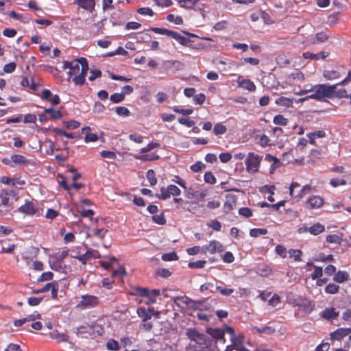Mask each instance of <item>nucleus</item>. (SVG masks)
Segmentation results:
<instances>
[{
    "instance_id": "obj_57",
    "label": "nucleus",
    "mask_w": 351,
    "mask_h": 351,
    "mask_svg": "<svg viewBox=\"0 0 351 351\" xmlns=\"http://www.w3.org/2000/svg\"><path fill=\"white\" fill-rule=\"evenodd\" d=\"M204 180L206 183H208V184H215V183H216V181H217L214 175L210 171L205 173Z\"/></svg>"
},
{
    "instance_id": "obj_32",
    "label": "nucleus",
    "mask_w": 351,
    "mask_h": 351,
    "mask_svg": "<svg viewBox=\"0 0 351 351\" xmlns=\"http://www.w3.org/2000/svg\"><path fill=\"white\" fill-rule=\"evenodd\" d=\"M180 7L191 9L197 3L199 0H177Z\"/></svg>"
},
{
    "instance_id": "obj_16",
    "label": "nucleus",
    "mask_w": 351,
    "mask_h": 351,
    "mask_svg": "<svg viewBox=\"0 0 351 351\" xmlns=\"http://www.w3.org/2000/svg\"><path fill=\"white\" fill-rule=\"evenodd\" d=\"M351 332L350 328H338L335 331L331 333L330 336L332 339L340 340L343 337H346Z\"/></svg>"
},
{
    "instance_id": "obj_54",
    "label": "nucleus",
    "mask_w": 351,
    "mask_h": 351,
    "mask_svg": "<svg viewBox=\"0 0 351 351\" xmlns=\"http://www.w3.org/2000/svg\"><path fill=\"white\" fill-rule=\"evenodd\" d=\"M125 99L123 93H114L110 95V99L113 103H119Z\"/></svg>"
},
{
    "instance_id": "obj_17",
    "label": "nucleus",
    "mask_w": 351,
    "mask_h": 351,
    "mask_svg": "<svg viewBox=\"0 0 351 351\" xmlns=\"http://www.w3.org/2000/svg\"><path fill=\"white\" fill-rule=\"evenodd\" d=\"M207 195L206 191H193L191 189H189L185 191V196L188 199H193L195 198L197 199H203Z\"/></svg>"
},
{
    "instance_id": "obj_23",
    "label": "nucleus",
    "mask_w": 351,
    "mask_h": 351,
    "mask_svg": "<svg viewBox=\"0 0 351 351\" xmlns=\"http://www.w3.org/2000/svg\"><path fill=\"white\" fill-rule=\"evenodd\" d=\"M195 342L200 345L202 348H208L212 345V340L209 338H207L203 334H200L198 337V339H197Z\"/></svg>"
},
{
    "instance_id": "obj_58",
    "label": "nucleus",
    "mask_w": 351,
    "mask_h": 351,
    "mask_svg": "<svg viewBox=\"0 0 351 351\" xmlns=\"http://www.w3.org/2000/svg\"><path fill=\"white\" fill-rule=\"evenodd\" d=\"M100 154L101 157L111 160H114L117 157L116 154L111 151L104 150Z\"/></svg>"
},
{
    "instance_id": "obj_15",
    "label": "nucleus",
    "mask_w": 351,
    "mask_h": 351,
    "mask_svg": "<svg viewBox=\"0 0 351 351\" xmlns=\"http://www.w3.org/2000/svg\"><path fill=\"white\" fill-rule=\"evenodd\" d=\"M74 3L88 12H92L95 5V0H74Z\"/></svg>"
},
{
    "instance_id": "obj_8",
    "label": "nucleus",
    "mask_w": 351,
    "mask_h": 351,
    "mask_svg": "<svg viewBox=\"0 0 351 351\" xmlns=\"http://www.w3.org/2000/svg\"><path fill=\"white\" fill-rule=\"evenodd\" d=\"M162 66L165 69L174 73L184 68V64L180 60H166L163 62Z\"/></svg>"
},
{
    "instance_id": "obj_44",
    "label": "nucleus",
    "mask_w": 351,
    "mask_h": 351,
    "mask_svg": "<svg viewBox=\"0 0 351 351\" xmlns=\"http://www.w3.org/2000/svg\"><path fill=\"white\" fill-rule=\"evenodd\" d=\"M258 143L262 147H265L267 145H271L270 139L265 134H262L258 138Z\"/></svg>"
},
{
    "instance_id": "obj_55",
    "label": "nucleus",
    "mask_w": 351,
    "mask_h": 351,
    "mask_svg": "<svg viewBox=\"0 0 351 351\" xmlns=\"http://www.w3.org/2000/svg\"><path fill=\"white\" fill-rule=\"evenodd\" d=\"M186 334L191 341H195L201 333L194 329H188Z\"/></svg>"
},
{
    "instance_id": "obj_6",
    "label": "nucleus",
    "mask_w": 351,
    "mask_h": 351,
    "mask_svg": "<svg viewBox=\"0 0 351 351\" xmlns=\"http://www.w3.org/2000/svg\"><path fill=\"white\" fill-rule=\"evenodd\" d=\"M19 210L29 216H33L34 215L39 216L41 214L40 209L38 208L36 203L33 202L26 201L23 205L19 208Z\"/></svg>"
},
{
    "instance_id": "obj_25",
    "label": "nucleus",
    "mask_w": 351,
    "mask_h": 351,
    "mask_svg": "<svg viewBox=\"0 0 351 351\" xmlns=\"http://www.w3.org/2000/svg\"><path fill=\"white\" fill-rule=\"evenodd\" d=\"M275 103L280 106L291 107L293 105V99L285 97H280L276 99Z\"/></svg>"
},
{
    "instance_id": "obj_39",
    "label": "nucleus",
    "mask_w": 351,
    "mask_h": 351,
    "mask_svg": "<svg viewBox=\"0 0 351 351\" xmlns=\"http://www.w3.org/2000/svg\"><path fill=\"white\" fill-rule=\"evenodd\" d=\"M267 233V230L265 228H253L250 230V234L252 237H257L261 235H265Z\"/></svg>"
},
{
    "instance_id": "obj_64",
    "label": "nucleus",
    "mask_w": 351,
    "mask_h": 351,
    "mask_svg": "<svg viewBox=\"0 0 351 351\" xmlns=\"http://www.w3.org/2000/svg\"><path fill=\"white\" fill-rule=\"evenodd\" d=\"M4 351H21V350L19 344L11 343L7 346Z\"/></svg>"
},
{
    "instance_id": "obj_27",
    "label": "nucleus",
    "mask_w": 351,
    "mask_h": 351,
    "mask_svg": "<svg viewBox=\"0 0 351 351\" xmlns=\"http://www.w3.org/2000/svg\"><path fill=\"white\" fill-rule=\"evenodd\" d=\"M309 232L313 235H317L325 230L324 226L319 223H315L313 226L309 227Z\"/></svg>"
},
{
    "instance_id": "obj_53",
    "label": "nucleus",
    "mask_w": 351,
    "mask_h": 351,
    "mask_svg": "<svg viewBox=\"0 0 351 351\" xmlns=\"http://www.w3.org/2000/svg\"><path fill=\"white\" fill-rule=\"evenodd\" d=\"M159 146H160V144L158 143L152 142V143H149L147 146L143 147L141 149V152L146 153V152H150L151 150H152L156 147H158Z\"/></svg>"
},
{
    "instance_id": "obj_46",
    "label": "nucleus",
    "mask_w": 351,
    "mask_h": 351,
    "mask_svg": "<svg viewBox=\"0 0 351 351\" xmlns=\"http://www.w3.org/2000/svg\"><path fill=\"white\" fill-rule=\"evenodd\" d=\"M71 71L75 75L78 74L81 71V61L80 58L76 59L75 61H73V64L71 66Z\"/></svg>"
},
{
    "instance_id": "obj_18",
    "label": "nucleus",
    "mask_w": 351,
    "mask_h": 351,
    "mask_svg": "<svg viewBox=\"0 0 351 351\" xmlns=\"http://www.w3.org/2000/svg\"><path fill=\"white\" fill-rule=\"evenodd\" d=\"M3 162L12 167L13 165L10 164V162H12L15 165H23L27 162V159L22 155L14 154L10 157V161L8 159H3Z\"/></svg>"
},
{
    "instance_id": "obj_42",
    "label": "nucleus",
    "mask_w": 351,
    "mask_h": 351,
    "mask_svg": "<svg viewBox=\"0 0 351 351\" xmlns=\"http://www.w3.org/2000/svg\"><path fill=\"white\" fill-rule=\"evenodd\" d=\"M339 289V285L334 283H330L326 287L325 291L329 294H335L338 292Z\"/></svg>"
},
{
    "instance_id": "obj_24",
    "label": "nucleus",
    "mask_w": 351,
    "mask_h": 351,
    "mask_svg": "<svg viewBox=\"0 0 351 351\" xmlns=\"http://www.w3.org/2000/svg\"><path fill=\"white\" fill-rule=\"evenodd\" d=\"M328 56V53H326L325 52H319L317 53H313L311 52H304L303 53V57L305 59H311V60H319V59H324Z\"/></svg>"
},
{
    "instance_id": "obj_40",
    "label": "nucleus",
    "mask_w": 351,
    "mask_h": 351,
    "mask_svg": "<svg viewBox=\"0 0 351 351\" xmlns=\"http://www.w3.org/2000/svg\"><path fill=\"white\" fill-rule=\"evenodd\" d=\"M146 178L152 186L156 184L157 179L155 176V173H154V170H152V169L148 170L146 173Z\"/></svg>"
},
{
    "instance_id": "obj_28",
    "label": "nucleus",
    "mask_w": 351,
    "mask_h": 351,
    "mask_svg": "<svg viewBox=\"0 0 351 351\" xmlns=\"http://www.w3.org/2000/svg\"><path fill=\"white\" fill-rule=\"evenodd\" d=\"M134 158L143 161H152L158 160L159 156L152 153L149 154L135 155Z\"/></svg>"
},
{
    "instance_id": "obj_37",
    "label": "nucleus",
    "mask_w": 351,
    "mask_h": 351,
    "mask_svg": "<svg viewBox=\"0 0 351 351\" xmlns=\"http://www.w3.org/2000/svg\"><path fill=\"white\" fill-rule=\"evenodd\" d=\"M289 254L290 257L293 258L295 261H300L302 252L300 250L291 249L289 251Z\"/></svg>"
},
{
    "instance_id": "obj_19",
    "label": "nucleus",
    "mask_w": 351,
    "mask_h": 351,
    "mask_svg": "<svg viewBox=\"0 0 351 351\" xmlns=\"http://www.w3.org/2000/svg\"><path fill=\"white\" fill-rule=\"evenodd\" d=\"M339 315V312L335 308H326L322 312V317L327 320L335 319Z\"/></svg>"
},
{
    "instance_id": "obj_7",
    "label": "nucleus",
    "mask_w": 351,
    "mask_h": 351,
    "mask_svg": "<svg viewBox=\"0 0 351 351\" xmlns=\"http://www.w3.org/2000/svg\"><path fill=\"white\" fill-rule=\"evenodd\" d=\"M202 252L209 253L213 254L216 252H223L224 250L223 245L218 241L212 240L208 244L203 245L202 247Z\"/></svg>"
},
{
    "instance_id": "obj_12",
    "label": "nucleus",
    "mask_w": 351,
    "mask_h": 351,
    "mask_svg": "<svg viewBox=\"0 0 351 351\" xmlns=\"http://www.w3.org/2000/svg\"><path fill=\"white\" fill-rule=\"evenodd\" d=\"M243 335L230 337L231 342L236 351H247L243 345Z\"/></svg>"
},
{
    "instance_id": "obj_5",
    "label": "nucleus",
    "mask_w": 351,
    "mask_h": 351,
    "mask_svg": "<svg viewBox=\"0 0 351 351\" xmlns=\"http://www.w3.org/2000/svg\"><path fill=\"white\" fill-rule=\"evenodd\" d=\"M81 71L77 74L73 78V82L75 85H83L85 82V77L89 69L88 61L85 58H80Z\"/></svg>"
},
{
    "instance_id": "obj_31",
    "label": "nucleus",
    "mask_w": 351,
    "mask_h": 351,
    "mask_svg": "<svg viewBox=\"0 0 351 351\" xmlns=\"http://www.w3.org/2000/svg\"><path fill=\"white\" fill-rule=\"evenodd\" d=\"M45 113L49 114L52 119H60L62 117V114L60 110H54L53 108H46L44 110Z\"/></svg>"
},
{
    "instance_id": "obj_49",
    "label": "nucleus",
    "mask_w": 351,
    "mask_h": 351,
    "mask_svg": "<svg viewBox=\"0 0 351 351\" xmlns=\"http://www.w3.org/2000/svg\"><path fill=\"white\" fill-rule=\"evenodd\" d=\"M106 347L108 350L112 351H117L119 349V343L114 339H110L107 341Z\"/></svg>"
},
{
    "instance_id": "obj_36",
    "label": "nucleus",
    "mask_w": 351,
    "mask_h": 351,
    "mask_svg": "<svg viewBox=\"0 0 351 351\" xmlns=\"http://www.w3.org/2000/svg\"><path fill=\"white\" fill-rule=\"evenodd\" d=\"M160 193L158 194H156V196L158 198V199H167L168 198H169L171 196H170V194H169V189L168 187L165 188V187H162L160 188Z\"/></svg>"
},
{
    "instance_id": "obj_9",
    "label": "nucleus",
    "mask_w": 351,
    "mask_h": 351,
    "mask_svg": "<svg viewBox=\"0 0 351 351\" xmlns=\"http://www.w3.org/2000/svg\"><path fill=\"white\" fill-rule=\"evenodd\" d=\"M15 199V193L12 190H3L0 192V206H8Z\"/></svg>"
},
{
    "instance_id": "obj_4",
    "label": "nucleus",
    "mask_w": 351,
    "mask_h": 351,
    "mask_svg": "<svg viewBox=\"0 0 351 351\" xmlns=\"http://www.w3.org/2000/svg\"><path fill=\"white\" fill-rule=\"evenodd\" d=\"M99 304L97 297L92 295H83L77 304V307L81 309H88L97 306Z\"/></svg>"
},
{
    "instance_id": "obj_56",
    "label": "nucleus",
    "mask_w": 351,
    "mask_h": 351,
    "mask_svg": "<svg viewBox=\"0 0 351 351\" xmlns=\"http://www.w3.org/2000/svg\"><path fill=\"white\" fill-rule=\"evenodd\" d=\"M167 187L169 189L170 196L171 195L178 196V195H180L181 191L177 186L173 185V184H170Z\"/></svg>"
},
{
    "instance_id": "obj_41",
    "label": "nucleus",
    "mask_w": 351,
    "mask_h": 351,
    "mask_svg": "<svg viewBox=\"0 0 351 351\" xmlns=\"http://www.w3.org/2000/svg\"><path fill=\"white\" fill-rule=\"evenodd\" d=\"M152 220L159 225H164L166 223L164 214L160 213V214H156L152 216Z\"/></svg>"
},
{
    "instance_id": "obj_2",
    "label": "nucleus",
    "mask_w": 351,
    "mask_h": 351,
    "mask_svg": "<svg viewBox=\"0 0 351 351\" xmlns=\"http://www.w3.org/2000/svg\"><path fill=\"white\" fill-rule=\"evenodd\" d=\"M156 34L166 35L167 36L174 38L180 45L184 46H189L191 43V40L189 38L181 35L180 33L171 30H169L165 28L153 27L152 28Z\"/></svg>"
},
{
    "instance_id": "obj_47",
    "label": "nucleus",
    "mask_w": 351,
    "mask_h": 351,
    "mask_svg": "<svg viewBox=\"0 0 351 351\" xmlns=\"http://www.w3.org/2000/svg\"><path fill=\"white\" fill-rule=\"evenodd\" d=\"M167 20L169 22H173L176 25H181L183 23V20L181 16H177L175 17L172 14H169L167 16Z\"/></svg>"
},
{
    "instance_id": "obj_34",
    "label": "nucleus",
    "mask_w": 351,
    "mask_h": 351,
    "mask_svg": "<svg viewBox=\"0 0 351 351\" xmlns=\"http://www.w3.org/2000/svg\"><path fill=\"white\" fill-rule=\"evenodd\" d=\"M311 187L309 185H305L302 189H300V193L295 195V199L297 200H300L302 199L306 193H308L311 191Z\"/></svg>"
},
{
    "instance_id": "obj_43",
    "label": "nucleus",
    "mask_w": 351,
    "mask_h": 351,
    "mask_svg": "<svg viewBox=\"0 0 351 351\" xmlns=\"http://www.w3.org/2000/svg\"><path fill=\"white\" fill-rule=\"evenodd\" d=\"M326 240L330 243L340 244L342 239L337 234H329L326 237Z\"/></svg>"
},
{
    "instance_id": "obj_50",
    "label": "nucleus",
    "mask_w": 351,
    "mask_h": 351,
    "mask_svg": "<svg viewBox=\"0 0 351 351\" xmlns=\"http://www.w3.org/2000/svg\"><path fill=\"white\" fill-rule=\"evenodd\" d=\"M115 111L118 115L122 117H128L130 114V110L124 106L117 107Z\"/></svg>"
},
{
    "instance_id": "obj_29",
    "label": "nucleus",
    "mask_w": 351,
    "mask_h": 351,
    "mask_svg": "<svg viewBox=\"0 0 351 351\" xmlns=\"http://www.w3.org/2000/svg\"><path fill=\"white\" fill-rule=\"evenodd\" d=\"M323 76L328 80H332L339 78L340 77V74L337 71L326 70L324 71Z\"/></svg>"
},
{
    "instance_id": "obj_26",
    "label": "nucleus",
    "mask_w": 351,
    "mask_h": 351,
    "mask_svg": "<svg viewBox=\"0 0 351 351\" xmlns=\"http://www.w3.org/2000/svg\"><path fill=\"white\" fill-rule=\"evenodd\" d=\"M50 336L52 339H54L60 342H64L68 341V336L62 332H60L58 330H54L50 332Z\"/></svg>"
},
{
    "instance_id": "obj_30",
    "label": "nucleus",
    "mask_w": 351,
    "mask_h": 351,
    "mask_svg": "<svg viewBox=\"0 0 351 351\" xmlns=\"http://www.w3.org/2000/svg\"><path fill=\"white\" fill-rule=\"evenodd\" d=\"M48 291L51 290V297L53 299H56L58 297V291L59 289L58 283L56 281H53L48 283Z\"/></svg>"
},
{
    "instance_id": "obj_10",
    "label": "nucleus",
    "mask_w": 351,
    "mask_h": 351,
    "mask_svg": "<svg viewBox=\"0 0 351 351\" xmlns=\"http://www.w3.org/2000/svg\"><path fill=\"white\" fill-rule=\"evenodd\" d=\"M207 333L216 340V343H225L224 331L223 329L217 328H208L206 330Z\"/></svg>"
},
{
    "instance_id": "obj_59",
    "label": "nucleus",
    "mask_w": 351,
    "mask_h": 351,
    "mask_svg": "<svg viewBox=\"0 0 351 351\" xmlns=\"http://www.w3.org/2000/svg\"><path fill=\"white\" fill-rule=\"evenodd\" d=\"M314 271L311 275V277L313 280H315L319 277H322L323 275V269L322 267L318 266H314Z\"/></svg>"
},
{
    "instance_id": "obj_3",
    "label": "nucleus",
    "mask_w": 351,
    "mask_h": 351,
    "mask_svg": "<svg viewBox=\"0 0 351 351\" xmlns=\"http://www.w3.org/2000/svg\"><path fill=\"white\" fill-rule=\"evenodd\" d=\"M261 160L262 157L259 155L253 152L248 153L245 161L246 171L252 173L257 172L258 171Z\"/></svg>"
},
{
    "instance_id": "obj_22",
    "label": "nucleus",
    "mask_w": 351,
    "mask_h": 351,
    "mask_svg": "<svg viewBox=\"0 0 351 351\" xmlns=\"http://www.w3.org/2000/svg\"><path fill=\"white\" fill-rule=\"evenodd\" d=\"M275 330L272 328L270 326H262V327H258V326H254L252 328V332L253 333H258V334H266V335H271L273 332H274Z\"/></svg>"
},
{
    "instance_id": "obj_48",
    "label": "nucleus",
    "mask_w": 351,
    "mask_h": 351,
    "mask_svg": "<svg viewBox=\"0 0 351 351\" xmlns=\"http://www.w3.org/2000/svg\"><path fill=\"white\" fill-rule=\"evenodd\" d=\"M216 289L218 290L221 295L225 296L230 295L234 292V289L223 286H217Z\"/></svg>"
},
{
    "instance_id": "obj_13",
    "label": "nucleus",
    "mask_w": 351,
    "mask_h": 351,
    "mask_svg": "<svg viewBox=\"0 0 351 351\" xmlns=\"http://www.w3.org/2000/svg\"><path fill=\"white\" fill-rule=\"evenodd\" d=\"M176 301H178L180 303L186 304L189 308L193 310L198 308L200 306V303L199 302L192 300L188 297H178L176 298Z\"/></svg>"
},
{
    "instance_id": "obj_45",
    "label": "nucleus",
    "mask_w": 351,
    "mask_h": 351,
    "mask_svg": "<svg viewBox=\"0 0 351 351\" xmlns=\"http://www.w3.org/2000/svg\"><path fill=\"white\" fill-rule=\"evenodd\" d=\"M300 184L292 182L289 186V194L295 198V195L300 193Z\"/></svg>"
},
{
    "instance_id": "obj_61",
    "label": "nucleus",
    "mask_w": 351,
    "mask_h": 351,
    "mask_svg": "<svg viewBox=\"0 0 351 351\" xmlns=\"http://www.w3.org/2000/svg\"><path fill=\"white\" fill-rule=\"evenodd\" d=\"M219 160L223 163L229 162L232 158V154L229 152H223L219 154Z\"/></svg>"
},
{
    "instance_id": "obj_52",
    "label": "nucleus",
    "mask_w": 351,
    "mask_h": 351,
    "mask_svg": "<svg viewBox=\"0 0 351 351\" xmlns=\"http://www.w3.org/2000/svg\"><path fill=\"white\" fill-rule=\"evenodd\" d=\"M107 232H108V230L104 228H101V229L95 228L93 230V234L96 237H97L100 239H102L104 238Z\"/></svg>"
},
{
    "instance_id": "obj_20",
    "label": "nucleus",
    "mask_w": 351,
    "mask_h": 351,
    "mask_svg": "<svg viewBox=\"0 0 351 351\" xmlns=\"http://www.w3.org/2000/svg\"><path fill=\"white\" fill-rule=\"evenodd\" d=\"M349 280V274L346 271H339L335 273L333 277V280L338 283H343Z\"/></svg>"
},
{
    "instance_id": "obj_21",
    "label": "nucleus",
    "mask_w": 351,
    "mask_h": 351,
    "mask_svg": "<svg viewBox=\"0 0 351 351\" xmlns=\"http://www.w3.org/2000/svg\"><path fill=\"white\" fill-rule=\"evenodd\" d=\"M138 316L142 319L143 322H147L152 317V313L147 311L145 307H140L136 311Z\"/></svg>"
},
{
    "instance_id": "obj_33",
    "label": "nucleus",
    "mask_w": 351,
    "mask_h": 351,
    "mask_svg": "<svg viewBox=\"0 0 351 351\" xmlns=\"http://www.w3.org/2000/svg\"><path fill=\"white\" fill-rule=\"evenodd\" d=\"M226 126L221 123L215 124L213 128V132L215 133V135L223 134L226 132Z\"/></svg>"
},
{
    "instance_id": "obj_63",
    "label": "nucleus",
    "mask_w": 351,
    "mask_h": 351,
    "mask_svg": "<svg viewBox=\"0 0 351 351\" xmlns=\"http://www.w3.org/2000/svg\"><path fill=\"white\" fill-rule=\"evenodd\" d=\"M222 260L223 262L227 263H231L234 261V257L232 252H226L223 256H222Z\"/></svg>"
},
{
    "instance_id": "obj_1",
    "label": "nucleus",
    "mask_w": 351,
    "mask_h": 351,
    "mask_svg": "<svg viewBox=\"0 0 351 351\" xmlns=\"http://www.w3.org/2000/svg\"><path fill=\"white\" fill-rule=\"evenodd\" d=\"M337 85L316 84L314 85L311 94L307 95V98L321 101L326 97H331L335 93Z\"/></svg>"
},
{
    "instance_id": "obj_11",
    "label": "nucleus",
    "mask_w": 351,
    "mask_h": 351,
    "mask_svg": "<svg viewBox=\"0 0 351 351\" xmlns=\"http://www.w3.org/2000/svg\"><path fill=\"white\" fill-rule=\"evenodd\" d=\"M237 83L241 88L250 92H254L256 89V86L252 81L249 79H244L242 76H239Z\"/></svg>"
},
{
    "instance_id": "obj_35",
    "label": "nucleus",
    "mask_w": 351,
    "mask_h": 351,
    "mask_svg": "<svg viewBox=\"0 0 351 351\" xmlns=\"http://www.w3.org/2000/svg\"><path fill=\"white\" fill-rule=\"evenodd\" d=\"M273 122L276 125H286L288 123L287 118L284 117L281 114L276 115L273 119Z\"/></svg>"
},
{
    "instance_id": "obj_60",
    "label": "nucleus",
    "mask_w": 351,
    "mask_h": 351,
    "mask_svg": "<svg viewBox=\"0 0 351 351\" xmlns=\"http://www.w3.org/2000/svg\"><path fill=\"white\" fill-rule=\"evenodd\" d=\"M206 165L202 162H197L191 166V169L194 172H199L204 169Z\"/></svg>"
},
{
    "instance_id": "obj_51",
    "label": "nucleus",
    "mask_w": 351,
    "mask_h": 351,
    "mask_svg": "<svg viewBox=\"0 0 351 351\" xmlns=\"http://www.w3.org/2000/svg\"><path fill=\"white\" fill-rule=\"evenodd\" d=\"M207 226L215 231H220L221 228V224L220 221L217 219L211 220L209 223H208Z\"/></svg>"
},
{
    "instance_id": "obj_14",
    "label": "nucleus",
    "mask_w": 351,
    "mask_h": 351,
    "mask_svg": "<svg viewBox=\"0 0 351 351\" xmlns=\"http://www.w3.org/2000/svg\"><path fill=\"white\" fill-rule=\"evenodd\" d=\"M323 199L320 196H313L306 203V207L308 208H318L322 206Z\"/></svg>"
},
{
    "instance_id": "obj_38",
    "label": "nucleus",
    "mask_w": 351,
    "mask_h": 351,
    "mask_svg": "<svg viewBox=\"0 0 351 351\" xmlns=\"http://www.w3.org/2000/svg\"><path fill=\"white\" fill-rule=\"evenodd\" d=\"M162 259L164 261H176L178 259V256L174 252H171L169 253H165L162 255Z\"/></svg>"
},
{
    "instance_id": "obj_62",
    "label": "nucleus",
    "mask_w": 351,
    "mask_h": 351,
    "mask_svg": "<svg viewBox=\"0 0 351 351\" xmlns=\"http://www.w3.org/2000/svg\"><path fill=\"white\" fill-rule=\"evenodd\" d=\"M239 214L245 217H250L252 215V212L250 208L243 207L239 210Z\"/></svg>"
}]
</instances>
